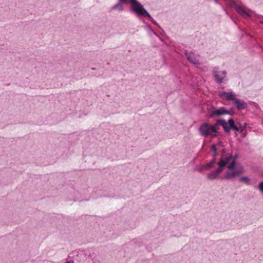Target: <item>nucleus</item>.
I'll use <instances>...</instances> for the list:
<instances>
[{
	"label": "nucleus",
	"mask_w": 263,
	"mask_h": 263,
	"mask_svg": "<svg viewBox=\"0 0 263 263\" xmlns=\"http://www.w3.org/2000/svg\"><path fill=\"white\" fill-rule=\"evenodd\" d=\"M198 130L200 135L204 137L217 136V128L215 127V124L211 125L209 122H204L200 126Z\"/></svg>",
	"instance_id": "7ed1b4c3"
},
{
	"label": "nucleus",
	"mask_w": 263,
	"mask_h": 263,
	"mask_svg": "<svg viewBox=\"0 0 263 263\" xmlns=\"http://www.w3.org/2000/svg\"><path fill=\"white\" fill-rule=\"evenodd\" d=\"M245 127H243L242 128H241V129L240 130L239 129V132L242 133V134H243V132L245 131Z\"/></svg>",
	"instance_id": "4be33fe9"
},
{
	"label": "nucleus",
	"mask_w": 263,
	"mask_h": 263,
	"mask_svg": "<svg viewBox=\"0 0 263 263\" xmlns=\"http://www.w3.org/2000/svg\"><path fill=\"white\" fill-rule=\"evenodd\" d=\"M257 16L258 18H260L262 19V20L260 21V23L263 24V15H257Z\"/></svg>",
	"instance_id": "412c9836"
},
{
	"label": "nucleus",
	"mask_w": 263,
	"mask_h": 263,
	"mask_svg": "<svg viewBox=\"0 0 263 263\" xmlns=\"http://www.w3.org/2000/svg\"><path fill=\"white\" fill-rule=\"evenodd\" d=\"M119 1L121 3H129L131 5V7L129 8V11L131 12L138 17H148L153 24L159 26L158 24L153 18L149 12L137 0H119Z\"/></svg>",
	"instance_id": "f257e3e1"
},
{
	"label": "nucleus",
	"mask_w": 263,
	"mask_h": 263,
	"mask_svg": "<svg viewBox=\"0 0 263 263\" xmlns=\"http://www.w3.org/2000/svg\"><path fill=\"white\" fill-rule=\"evenodd\" d=\"M229 123H230L229 127L231 129L234 130L236 132H239V128L235 124L233 119L230 118L229 119Z\"/></svg>",
	"instance_id": "9b49d317"
},
{
	"label": "nucleus",
	"mask_w": 263,
	"mask_h": 263,
	"mask_svg": "<svg viewBox=\"0 0 263 263\" xmlns=\"http://www.w3.org/2000/svg\"><path fill=\"white\" fill-rule=\"evenodd\" d=\"M237 176V174L235 171L233 172H227L225 173L224 178L226 179H231L234 178Z\"/></svg>",
	"instance_id": "f8f14e48"
},
{
	"label": "nucleus",
	"mask_w": 263,
	"mask_h": 263,
	"mask_svg": "<svg viewBox=\"0 0 263 263\" xmlns=\"http://www.w3.org/2000/svg\"><path fill=\"white\" fill-rule=\"evenodd\" d=\"M237 175L239 174H241L243 173L244 170L242 167H238L236 170H235Z\"/></svg>",
	"instance_id": "f3484780"
},
{
	"label": "nucleus",
	"mask_w": 263,
	"mask_h": 263,
	"mask_svg": "<svg viewBox=\"0 0 263 263\" xmlns=\"http://www.w3.org/2000/svg\"><path fill=\"white\" fill-rule=\"evenodd\" d=\"M227 113V109L224 107H221L217 109H214L212 112L207 116L208 118H213L214 116H221Z\"/></svg>",
	"instance_id": "423d86ee"
},
{
	"label": "nucleus",
	"mask_w": 263,
	"mask_h": 263,
	"mask_svg": "<svg viewBox=\"0 0 263 263\" xmlns=\"http://www.w3.org/2000/svg\"><path fill=\"white\" fill-rule=\"evenodd\" d=\"M237 158V155H235L233 158V160L229 164L228 163L227 167L229 170H234L236 167V159Z\"/></svg>",
	"instance_id": "ddd939ff"
},
{
	"label": "nucleus",
	"mask_w": 263,
	"mask_h": 263,
	"mask_svg": "<svg viewBox=\"0 0 263 263\" xmlns=\"http://www.w3.org/2000/svg\"><path fill=\"white\" fill-rule=\"evenodd\" d=\"M258 187L261 193H263V181L258 184Z\"/></svg>",
	"instance_id": "a211bd4d"
},
{
	"label": "nucleus",
	"mask_w": 263,
	"mask_h": 263,
	"mask_svg": "<svg viewBox=\"0 0 263 263\" xmlns=\"http://www.w3.org/2000/svg\"><path fill=\"white\" fill-rule=\"evenodd\" d=\"M213 149V151L214 154V155H215V154H216V153H217V149H218L214 148V149Z\"/></svg>",
	"instance_id": "b1692460"
},
{
	"label": "nucleus",
	"mask_w": 263,
	"mask_h": 263,
	"mask_svg": "<svg viewBox=\"0 0 263 263\" xmlns=\"http://www.w3.org/2000/svg\"><path fill=\"white\" fill-rule=\"evenodd\" d=\"M211 148H216V146L215 144H213L211 145Z\"/></svg>",
	"instance_id": "393cba45"
},
{
	"label": "nucleus",
	"mask_w": 263,
	"mask_h": 263,
	"mask_svg": "<svg viewBox=\"0 0 263 263\" xmlns=\"http://www.w3.org/2000/svg\"><path fill=\"white\" fill-rule=\"evenodd\" d=\"M215 163V159H213L209 163L204 165V166L206 167V169L211 167H213L214 166V164Z\"/></svg>",
	"instance_id": "2eb2a0df"
},
{
	"label": "nucleus",
	"mask_w": 263,
	"mask_h": 263,
	"mask_svg": "<svg viewBox=\"0 0 263 263\" xmlns=\"http://www.w3.org/2000/svg\"><path fill=\"white\" fill-rule=\"evenodd\" d=\"M232 159V155H230L229 156L224 157L222 155L220 160L218 163V168L207 175V178L209 180H213L218 178L220 174L222 172L224 167L227 165L230 160Z\"/></svg>",
	"instance_id": "f03ea898"
},
{
	"label": "nucleus",
	"mask_w": 263,
	"mask_h": 263,
	"mask_svg": "<svg viewBox=\"0 0 263 263\" xmlns=\"http://www.w3.org/2000/svg\"><path fill=\"white\" fill-rule=\"evenodd\" d=\"M227 113H225V115H229L230 116H233L234 114V112L233 110H227Z\"/></svg>",
	"instance_id": "aec40b11"
},
{
	"label": "nucleus",
	"mask_w": 263,
	"mask_h": 263,
	"mask_svg": "<svg viewBox=\"0 0 263 263\" xmlns=\"http://www.w3.org/2000/svg\"><path fill=\"white\" fill-rule=\"evenodd\" d=\"M148 28H148V30L151 31V30H152V29L150 28V27H149V26H148Z\"/></svg>",
	"instance_id": "cd10ccee"
},
{
	"label": "nucleus",
	"mask_w": 263,
	"mask_h": 263,
	"mask_svg": "<svg viewBox=\"0 0 263 263\" xmlns=\"http://www.w3.org/2000/svg\"><path fill=\"white\" fill-rule=\"evenodd\" d=\"M214 1L215 2V3H216V4L218 3L217 0H214Z\"/></svg>",
	"instance_id": "bb28decb"
},
{
	"label": "nucleus",
	"mask_w": 263,
	"mask_h": 263,
	"mask_svg": "<svg viewBox=\"0 0 263 263\" xmlns=\"http://www.w3.org/2000/svg\"><path fill=\"white\" fill-rule=\"evenodd\" d=\"M236 10L238 13L241 14L242 16L249 17L250 15L241 6H237L236 7Z\"/></svg>",
	"instance_id": "9d476101"
},
{
	"label": "nucleus",
	"mask_w": 263,
	"mask_h": 263,
	"mask_svg": "<svg viewBox=\"0 0 263 263\" xmlns=\"http://www.w3.org/2000/svg\"><path fill=\"white\" fill-rule=\"evenodd\" d=\"M121 3H120L119 1L118 3L111 7V10L118 9L119 11H122L124 10V8Z\"/></svg>",
	"instance_id": "4468645a"
},
{
	"label": "nucleus",
	"mask_w": 263,
	"mask_h": 263,
	"mask_svg": "<svg viewBox=\"0 0 263 263\" xmlns=\"http://www.w3.org/2000/svg\"><path fill=\"white\" fill-rule=\"evenodd\" d=\"M215 127H217L218 125H220L222 127L224 132L226 133H229L230 131V127H229L230 123H229V120L227 122L224 119H219L216 120L215 123Z\"/></svg>",
	"instance_id": "39448f33"
},
{
	"label": "nucleus",
	"mask_w": 263,
	"mask_h": 263,
	"mask_svg": "<svg viewBox=\"0 0 263 263\" xmlns=\"http://www.w3.org/2000/svg\"><path fill=\"white\" fill-rule=\"evenodd\" d=\"M219 96L220 97H224L228 100H235L236 99V95L233 92H221L219 93Z\"/></svg>",
	"instance_id": "1a4fd4ad"
},
{
	"label": "nucleus",
	"mask_w": 263,
	"mask_h": 263,
	"mask_svg": "<svg viewBox=\"0 0 263 263\" xmlns=\"http://www.w3.org/2000/svg\"><path fill=\"white\" fill-rule=\"evenodd\" d=\"M239 181L245 182L246 183L249 184V178L248 177H247V176H244V177H240L239 179Z\"/></svg>",
	"instance_id": "dca6fc26"
},
{
	"label": "nucleus",
	"mask_w": 263,
	"mask_h": 263,
	"mask_svg": "<svg viewBox=\"0 0 263 263\" xmlns=\"http://www.w3.org/2000/svg\"><path fill=\"white\" fill-rule=\"evenodd\" d=\"M234 106L238 110L246 109L248 107V104L243 100L236 98L233 103Z\"/></svg>",
	"instance_id": "0eeeda50"
},
{
	"label": "nucleus",
	"mask_w": 263,
	"mask_h": 263,
	"mask_svg": "<svg viewBox=\"0 0 263 263\" xmlns=\"http://www.w3.org/2000/svg\"><path fill=\"white\" fill-rule=\"evenodd\" d=\"M151 32H152L156 36L159 37V35H158V34L157 33H156L155 32H154L153 30H151Z\"/></svg>",
	"instance_id": "5701e85b"
},
{
	"label": "nucleus",
	"mask_w": 263,
	"mask_h": 263,
	"mask_svg": "<svg viewBox=\"0 0 263 263\" xmlns=\"http://www.w3.org/2000/svg\"><path fill=\"white\" fill-rule=\"evenodd\" d=\"M204 169H206V168L204 166V165H202L200 167L196 169L195 170L198 171L200 173H202Z\"/></svg>",
	"instance_id": "6ab92c4d"
},
{
	"label": "nucleus",
	"mask_w": 263,
	"mask_h": 263,
	"mask_svg": "<svg viewBox=\"0 0 263 263\" xmlns=\"http://www.w3.org/2000/svg\"><path fill=\"white\" fill-rule=\"evenodd\" d=\"M184 54L186 57L187 60L191 63L197 65L200 64L199 61L194 55H192V52L190 53L187 51H185Z\"/></svg>",
	"instance_id": "6e6552de"
},
{
	"label": "nucleus",
	"mask_w": 263,
	"mask_h": 263,
	"mask_svg": "<svg viewBox=\"0 0 263 263\" xmlns=\"http://www.w3.org/2000/svg\"><path fill=\"white\" fill-rule=\"evenodd\" d=\"M66 263H74V261L73 260H70L69 261H67Z\"/></svg>",
	"instance_id": "a878e982"
},
{
	"label": "nucleus",
	"mask_w": 263,
	"mask_h": 263,
	"mask_svg": "<svg viewBox=\"0 0 263 263\" xmlns=\"http://www.w3.org/2000/svg\"><path fill=\"white\" fill-rule=\"evenodd\" d=\"M212 74L215 78L216 82L218 84H221L223 82V80L225 78L227 72L226 71H219V68L215 67L213 68Z\"/></svg>",
	"instance_id": "20e7f679"
}]
</instances>
